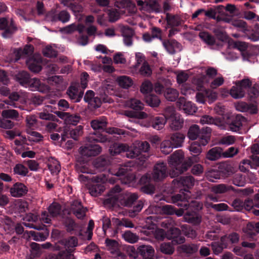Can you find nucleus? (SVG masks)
<instances>
[{"mask_svg":"<svg viewBox=\"0 0 259 259\" xmlns=\"http://www.w3.org/2000/svg\"><path fill=\"white\" fill-rule=\"evenodd\" d=\"M163 46L167 52L171 55L176 53L175 48H179L180 44L175 39L163 40L162 41Z\"/></svg>","mask_w":259,"mask_h":259,"instance_id":"obj_29","label":"nucleus"},{"mask_svg":"<svg viewBox=\"0 0 259 259\" xmlns=\"http://www.w3.org/2000/svg\"><path fill=\"white\" fill-rule=\"evenodd\" d=\"M2 116L7 119H17L19 117V113L14 109H6L2 111Z\"/></svg>","mask_w":259,"mask_h":259,"instance_id":"obj_47","label":"nucleus"},{"mask_svg":"<svg viewBox=\"0 0 259 259\" xmlns=\"http://www.w3.org/2000/svg\"><path fill=\"white\" fill-rule=\"evenodd\" d=\"M123 238L126 241L131 243L136 242L138 239V237L130 231H126L122 234Z\"/></svg>","mask_w":259,"mask_h":259,"instance_id":"obj_54","label":"nucleus"},{"mask_svg":"<svg viewBox=\"0 0 259 259\" xmlns=\"http://www.w3.org/2000/svg\"><path fill=\"white\" fill-rule=\"evenodd\" d=\"M140 182L143 185L141 188L143 192L147 194H152L154 193L155 186L151 183L150 177L148 175L143 176L140 180Z\"/></svg>","mask_w":259,"mask_h":259,"instance_id":"obj_19","label":"nucleus"},{"mask_svg":"<svg viewBox=\"0 0 259 259\" xmlns=\"http://www.w3.org/2000/svg\"><path fill=\"white\" fill-rule=\"evenodd\" d=\"M126 104L128 107L133 109V110L127 111L126 115L127 116L140 119L147 117V113L142 111L144 108V104L141 101L132 99L127 102Z\"/></svg>","mask_w":259,"mask_h":259,"instance_id":"obj_6","label":"nucleus"},{"mask_svg":"<svg viewBox=\"0 0 259 259\" xmlns=\"http://www.w3.org/2000/svg\"><path fill=\"white\" fill-rule=\"evenodd\" d=\"M223 149L219 147L210 149L206 154V158L211 161H215L222 156Z\"/></svg>","mask_w":259,"mask_h":259,"instance_id":"obj_31","label":"nucleus"},{"mask_svg":"<svg viewBox=\"0 0 259 259\" xmlns=\"http://www.w3.org/2000/svg\"><path fill=\"white\" fill-rule=\"evenodd\" d=\"M0 30H4L2 36L4 38H8L17 30V27L12 19L6 18H0Z\"/></svg>","mask_w":259,"mask_h":259,"instance_id":"obj_10","label":"nucleus"},{"mask_svg":"<svg viewBox=\"0 0 259 259\" xmlns=\"http://www.w3.org/2000/svg\"><path fill=\"white\" fill-rule=\"evenodd\" d=\"M248 95L249 100L251 101L259 96V84L255 83L248 90Z\"/></svg>","mask_w":259,"mask_h":259,"instance_id":"obj_46","label":"nucleus"},{"mask_svg":"<svg viewBox=\"0 0 259 259\" xmlns=\"http://www.w3.org/2000/svg\"><path fill=\"white\" fill-rule=\"evenodd\" d=\"M107 122L106 119H94L91 122V127L95 130L93 133L99 132L100 131H104L106 127Z\"/></svg>","mask_w":259,"mask_h":259,"instance_id":"obj_26","label":"nucleus"},{"mask_svg":"<svg viewBox=\"0 0 259 259\" xmlns=\"http://www.w3.org/2000/svg\"><path fill=\"white\" fill-rule=\"evenodd\" d=\"M140 73L141 75L149 76L152 74V70L149 64L144 62L140 69Z\"/></svg>","mask_w":259,"mask_h":259,"instance_id":"obj_62","label":"nucleus"},{"mask_svg":"<svg viewBox=\"0 0 259 259\" xmlns=\"http://www.w3.org/2000/svg\"><path fill=\"white\" fill-rule=\"evenodd\" d=\"M232 181L233 184L239 187L243 186L245 184V177L240 174H235Z\"/></svg>","mask_w":259,"mask_h":259,"instance_id":"obj_60","label":"nucleus"},{"mask_svg":"<svg viewBox=\"0 0 259 259\" xmlns=\"http://www.w3.org/2000/svg\"><path fill=\"white\" fill-rule=\"evenodd\" d=\"M28 172V168L21 163L16 164L13 168L14 175L25 177L27 175Z\"/></svg>","mask_w":259,"mask_h":259,"instance_id":"obj_45","label":"nucleus"},{"mask_svg":"<svg viewBox=\"0 0 259 259\" xmlns=\"http://www.w3.org/2000/svg\"><path fill=\"white\" fill-rule=\"evenodd\" d=\"M70 19V15L66 10H62L58 13L54 14L51 17V21L57 22L60 21L63 23L68 22Z\"/></svg>","mask_w":259,"mask_h":259,"instance_id":"obj_24","label":"nucleus"},{"mask_svg":"<svg viewBox=\"0 0 259 259\" xmlns=\"http://www.w3.org/2000/svg\"><path fill=\"white\" fill-rule=\"evenodd\" d=\"M64 225L66 228V230L68 232L72 233V232L75 230L76 228L78 227V225L75 221L69 217H67L64 220Z\"/></svg>","mask_w":259,"mask_h":259,"instance_id":"obj_49","label":"nucleus"},{"mask_svg":"<svg viewBox=\"0 0 259 259\" xmlns=\"http://www.w3.org/2000/svg\"><path fill=\"white\" fill-rule=\"evenodd\" d=\"M145 101L148 105L152 107H157L160 103L159 97L153 94L147 95L145 97Z\"/></svg>","mask_w":259,"mask_h":259,"instance_id":"obj_43","label":"nucleus"},{"mask_svg":"<svg viewBox=\"0 0 259 259\" xmlns=\"http://www.w3.org/2000/svg\"><path fill=\"white\" fill-rule=\"evenodd\" d=\"M165 19L167 25L171 27L179 26L183 22L180 16L178 15H172L168 13H166Z\"/></svg>","mask_w":259,"mask_h":259,"instance_id":"obj_27","label":"nucleus"},{"mask_svg":"<svg viewBox=\"0 0 259 259\" xmlns=\"http://www.w3.org/2000/svg\"><path fill=\"white\" fill-rule=\"evenodd\" d=\"M179 95V92L173 88H167L164 92L165 98L171 102L175 101L178 98Z\"/></svg>","mask_w":259,"mask_h":259,"instance_id":"obj_41","label":"nucleus"},{"mask_svg":"<svg viewBox=\"0 0 259 259\" xmlns=\"http://www.w3.org/2000/svg\"><path fill=\"white\" fill-rule=\"evenodd\" d=\"M183 251L187 254H193L198 250V246L195 244L184 245L182 247Z\"/></svg>","mask_w":259,"mask_h":259,"instance_id":"obj_57","label":"nucleus"},{"mask_svg":"<svg viewBox=\"0 0 259 259\" xmlns=\"http://www.w3.org/2000/svg\"><path fill=\"white\" fill-rule=\"evenodd\" d=\"M137 252L142 256L143 259H154V249L150 245L139 246Z\"/></svg>","mask_w":259,"mask_h":259,"instance_id":"obj_22","label":"nucleus"},{"mask_svg":"<svg viewBox=\"0 0 259 259\" xmlns=\"http://www.w3.org/2000/svg\"><path fill=\"white\" fill-rule=\"evenodd\" d=\"M17 81L22 85L27 88V85L31 79L29 74L25 71H20L17 75Z\"/></svg>","mask_w":259,"mask_h":259,"instance_id":"obj_40","label":"nucleus"},{"mask_svg":"<svg viewBox=\"0 0 259 259\" xmlns=\"http://www.w3.org/2000/svg\"><path fill=\"white\" fill-rule=\"evenodd\" d=\"M249 38L253 41H257L259 40V24L254 25L252 29V33L250 34Z\"/></svg>","mask_w":259,"mask_h":259,"instance_id":"obj_64","label":"nucleus"},{"mask_svg":"<svg viewBox=\"0 0 259 259\" xmlns=\"http://www.w3.org/2000/svg\"><path fill=\"white\" fill-rule=\"evenodd\" d=\"M143 8L149 12L159 13L162 12L161 6L156 0H148L146 2V8Z\"/></svg>","mask_w":259,"mask_h":259,"instance_id":"obj_25","label":"nucleus"},{"mask_svg":"<svg viewBox=\"0 0 259 259\" xmlns=\"http://www.w3.org/2000/svg\"><path fill=\"white\" fill-rule=\"evenodd\" d=\"M247 234L251 237L255 236L259 233V222L257 223H249L247 225Z\"/></svg>","mask_w":259,"mask_h":259,"instance_id":"obj_44","label":"nucleus"},{"mask_svg":"<svg viewBox=\"0 0 259 259\" xmlns=\"http://www.w3.org/2000/svg\"><path fill=\"white\" fill-rule=\"evenodd\" d=\"M44 56L48 58L56 57L57 55V52L51 46H47L42 50Z\"/></svg>","mask_w":259,"mask_h":259,"instance_id":"obj_63","label":"nucleus"},{"mask_svg":"<svg viewBox=\"0 0 259 259\" xmlns=\"http://www.w3.org/2000/svg\"><path fill=\"white\" fill-rule=\"evenodd\" d=\"M168 122L169 124V127L171 130L178 131L182 127L184 123V119L179 114L168 120Z\"/></svg>","mask_w":259,"mask_h":259,"instance_id":"obj_32","label":"nucleus"},{"mask_svg":"<svg viewBox=\"0 0 259 259\" xmlns=\"http://www.w3.org/2000/svg\"><path fill=\"white\" fill-rule=\"evenodd\" d=\"M70 210L78 219L81 220L85 216L87 209L82 206L80 201L74 200L71 203Z\"/></svg>","mask_w":259,"mask_h":259,"instance_id":"obj_15","label":"nucleus"},{"mask_svg":"<svg viewBox=\"0 0 259 259\" xmlns=\"http://www.w3.org/2000/svg\"><path fill=\"white\" fill-rule=\"evenodd\" d=\"M10 192L13 197H21L27 194L28 188L24 184L17 182L11 188Z\"/></svg>","mask_w":259,"mask_h":259,"instance_id":"obj_20","label":"nucleus"},{"mask_svg":"<svg viewBox=\"0 0 259 259\" xmlns=\"http://www.w3.org/2000/svg\"><path fill=\"white\" fill-rule=\"evenodd\" d=\"M134 35V32L133 29L130 27L124 28L122 30V36L123 37V41L127 46H131L133 44L132 37Z\"/></svg>","mask_w":259,"mask_h":259,"instance_id":"obj_36","label":"nucleus"},{"mask_svg":"<svg viewBox=\"0 0 259 259\" xmlns=\"http://www.w3.org/2000/svg\"><path fill=\"white\" fill-rule=\"evenodd\" d=\"M67 94L70 99L74 103L80 101L83 97V91L79 90L76 85H71L67 90Z\"/></svg>","mask_w":259,"mask_h":259,"instance_id":"obj_17","label":"nucleus"},{"mask_svg":"<svg viewBox=\"0 0 259 259\" xmlns=\"http://www.w3.org/2000/svg\"><path fill=\"white\" fill-rule=\"evenodd\" d=\"M174 202L176 203L177 205L187 208L189 205L188 201L185 195L177 194L172 197Z\"/></svg>","mask_w":259,"mask_h":259,"instance_id":"obj_38","label":"nucleus"},{"mask_svg":"<svg viewBox=\"0 0 259 259\" xmlns=\"http://www.w3.org/2000/svg\"><path fill=\"white\" fill-rule=\"evenodd\" d=\"M167 176V170L166 163L164 162L157 163L154 166L152 172V179L155 182L163 180Z\"/></svg>","mask_w":259,"mask_h":259,"instance_id":"obj_12","label":"nucleus"},{"mask_svg":"<svg viewBox=\"0 0 259 259\" xmlns=\"http://www.w3.org/2000/svg\"><path fill=\"white\" fill-rule=\"evenodd\" d=\"M181 228L183 233L186 236L191 238L196 237L197 235L196 232L190 226L188 225H183Z\"/></svg>","mask_w":259,"mask_h":259,"instance_id":"obj_51","label":"nucleus"},{"mask_svg":"<svg viewBox=\"0 0 259 259\" xmlns=\"http://www.w3.org/2000/svg\"><path fill=\"white\" fill-rule=\"evenodd\" d=\"M185 138V135L180 133L171 134L169 140H164L161 143V152L165 154H168L172 151L173 148L181 147Z\"/></svg>","mask_w":259,"mask_h":259,"instance_id":"obj_5","label":"nucleus"},{"mask_svg":"<svg viewBox=\"0 0 259 259\" xmlns=\"http://www.w3.org/2000/svg\"><path fill=\"white\" fill-rule=\"evenodd\" d=\"M119 199V198L116 195H112L109 194V197L104 200V203L106 205L114 206L117 204Z\"/></svg>","mask_w":259,"mask_h":259,"instance_id":"obj_61","label":"nucleus"},{"mask_svg":"<svg viewBox=\"0 0 259 259\" xmlns=\"http://www.w3.org/2000/svg\"><path fill=\"white\" fill-rule=\"evenodd\" d=\"M92 184L88 187L90 194L94 197L100 195L105 190V186L103 184L104 181L103 177L101 176H96L92 178Z\"/></svg>","mask_w":259,"mask_h":259,"instance_id":"obj_8","label":"nucleus"},{"mask_svg":"<svg viewBox=\"0 0 259 259\" xmlns=\"http://www.w3.org/2000/svg\"><path fill=\"white\" fill-rule=\"evenodd\" d=\"M199 36L205 44L209 46H213L215 43L214 37L207 31H201Z\"/></svg>","mask_w":259,"mask_h":259,"instance_id":"obj_39","label":"nucleus"},{"mask_svg":"<svg viewBox=\"0 0 259 259\" xmlns=\"http://www.w3.org/2000/svg\"><path fill=\"white\" fill-rule=\"evenodd\" d=\"M83 133V126L82 125H78L71 128L69 131L70 137L74 140L77 141L78 138Z\"/></svg>","mask_w":259,"mask_h":259,"instance_id":"obj_52","label":"nucleus"},{"mask_svg":"<svg viewBox=\"0 0 259 259\" xmlns=\"http://www.w3.org/2000/svg\"><path fill=\"white\" fill-rule=\"evenodd\" d=\"M184 219L188 223L197 225L201 222L202 217L198 210L190 209L185 213Z\"/></svg>","mask_w":259,"mask_h":259,"instance_id":"obj_18","label":"nucleus"},{"mask_svg":"<svg viewBox=\"0 0 259 259\" xmlns=\"http://www.w3.org/2000/svg\"><path fill=\"white\" fill-rule=\"evenodd\" d=\"M149 126L157 130L163 128L166 123L165 118L162 116H152L148 119Z\"/></svg>","mask_w":259,"mask_h":259,"instance_id":"obj_21","label":"nucleus"},{"mask_svg":"<svg viewBox=\"0 0 259 259\" xmlns=\"http://www.w3.org/2000/svg\"><path fill=\"white\" fill-rule=\"evenodd\" d=\"M245 118L241 114L237 115L234 117L230 123V127L233 132H238L242 126V122L245 120Z\"/></svg>","mask_w":259,"mask_h":259,"instance_id":"obj_28","label":"nucleus"},{"mask_svg":"<svg viewBox=\"0 0 259 259\" xmlns=\"http://www.w3.org/2000/svg\"><path fill=\"white\" fill-rule=\"evenodd\" d=\"M58 243L65 247L64 249L60 250L59 245H56V249L58 251L50 253L47 256L46 259H73V255L71 254L70 249L67 248H74L78 244V240L76 237L70 236L68 238L60 240Z\"/></svg>","mask_w":259,"mask_h":259,"instance_id":"obj_3","label":"nucleus"},{"mask_svg":"<svg viewBox=\"0 0 259 259\" xmlns=\"http://www.w3.org/2000/svg\"><path fill=\"white\" fill-rule=\"evenodd\" d=\"M251 158L256 165H259V144H254L251 147Z\"/></svg>","mask_w":259,"mask_h":259,"instance_id":"obj_55","label":"nucleus"},{"mask_svg":"<svg viewBox=\"0 0 259 259\" xmlns=\"http://www.w3.org/2000/svg\"><path fill=\"white\" fill-rule=\"evenodd\" d=\"M231 96L235 99H239L243 97L245 93V90L243 89L238 84L233 86L230 90Z\"/></svg>","mask_w":259,"mask_h":259,"instance_id":"obj_37","label":"nucleus"},{"mask_svg":"<svg viewBox=\"0 0 259 259\" xmlns=\"http://www.w3.org/2000/svg\"><path fill=\"white\" fill-rule=\"evenodd\" d=\"M111 139V137L109 135H104L99 132L91 133L87 137L89 143L79 148L80 154L83 157L96 156L101 153L102 148L94 143H110Z\"/></svg>","mask_w":259,"mask_h":259,"instance_id":"obj_1","label":"nucleus"},{"mask_svg":"<svg viewBox=\"0 0 259 259\" xmlns=\"http://www.w3.org/2000/svg\"><path fill=\"white\" fill-rule=\"evenodd\" d=\"M230 168L225 163L221 164L218 169H212L207 174V177L209 178V181L214 182V180L220 179L222 178L228 176L230 174Z\"/></svg>","mask_w":259,"mask_h":259,"instance_id":"obj_11","label":"nucleus"},{"mask_svg":"<svg viewBox=\"0 0 259 259\" xmlns=\"http://www.w3.org/2000/svg\"><path fill=\"white\" fill-rule=\"evenodd\" d=\"M198 161L199 158L197 156H190L184 160L183 152L180 150H177L170 155L168 160L169 164L175 168L170 175L171 177H177L186 171L194 162Z\"/></svg>","mask_w":259,"mask_h":259,"instance_id":"obj_2","label":"nucleus"},{"mask_svg":"<svg viewBox=\"0 0 259 259\" xmlns=\"http://www.w3.org/2000/svg\"><path fill=\"white\" fill-rule=\"evenodd\" d=\"M159 235L161 238L163 239L164 236L171 240L173 245L181 244L184 243L185 237L182 235L181 230L177 228H172L167 231L166 233L162 229L159 230L157 233V235Z\"/></svg>","mask_w":259,"mask_h":259,"instance_id":"obj_7","label":"nucleus"},{"mask_svg":"<svg viewBox=\"0 0 259 259\" xmlns=\"http://www.w3.org/2000/svg\"><path fill=\"white\" fill-rule=\"evenodd\" d=\"M211 129L206 126L203 127L200 130L198 125L194 124L191 126L188 132V137L192 140L199 141L203 146H205L210 140Z\"/></svg>","mask_w":259,"mask_h":259,"instance_id":"obj_4","label":"nucleus"},{"mask_svg":"<svg viewBox=\"0 0 259 259\" xmlns=\"http://www.w3.org/2000/svg\"><path fill=\"white\" fill-rule=\"evenodd\" d=\"M117 81L119 86L124 89L128 88L133 84L132 79L130 77L126 76H121L119 77L117 79Z\"/></svg>","mask_w":259,"mask_h":259,"instance_id":"obj_48","label":"nucleus"},{"mask_svg":"<svg viewBox=\"0 0 259 259\" xmlns=\"http://www.w3.org/2000/svg\"><path fill=\"white\" fill-rule=\"evenodd\" d=\"M201 146H203L199 141H196L191 143L189 149L192 155V156H197L199 159V155L201 152Z\"/></svg>","mask_w":259,"mask_h":259,"instance_id":"obj_42","label":"nucleus"},{"mask_svg":"<svg viewBox=\"0 0 259 259\" xmlns=\"http://www.w3.org/2000/svg\"><path fill=\"white\" fill-rule=\"evenodd\" d=\"M177 106L188 114H193L197 110L195 105L190 101H186L184 97H180L177 102Z\"/></svg>","mask_w":259,"mask_h":259,"instance_id":"obj_13","label":"nucleus"},{"mask_svg":"<svg viewBox=\"0 0 259 259\" xmlns=\"http://www.w3.org/2000/svg\"><path fill=\"white\" fill-rule=\"evenodd\" d=\"M126 149L127 146L125 144L114 143L110 145L109 150L110 154L114 156L125 151Z\"/></svg>","mask_w":259,"mask_h":259,"instance_id":"obj_35","label":"nucleus"},{"mask_svg":"<svg viewBox=\"0 0 259 259\" xmlns=\"http://www.w3.org/2000/svg\"><path fill=\"white\" fill-rule=\"evenodd\" d=\"M172 183L175 186L184 187L185 191H187L186 188L189 189L194 186V179L192 176H181L174 179Z\"/></svg>","mask_w":259,"mask_h":259,"instance_id":"obj_14","label":"nucleus"},{"mask_svg":"<svg viewBox=\"0 0 259 259\" xmlns=\"http://www.w3.org/2000/svg\"><path fill=\"white\" fill-rule=\"evenodd\" d=\"M14 126V123L11 120L4 117H0V127L4 129H11Z\"/></svg>","mask_w":259,"mask_h":259,"instance_id":"obj_58","label":"nucleus"},{"mask_svg":"<svg viewBox=\"0 0 259 259\" xmlns=\"http://www.w3.org/2000/svg\"><path fill=\"white\" fill-rule=\"evenodd\" d=\"M150 144L147 141L142 142L139 146V149H135L132 152H130L128 157L131 158L136 157L142 152H147L150 149Z\"/></svg>","mask_w":259,"mask_h":259,"instance_id":"obj_30","label":"nucleus"},{"mask_svg":"<svg viewBox=\"0 0 259 259\" xmlns=\"http://www.w3.org/2000/svg\"><path fill=\"white\" fill-rule=\"evenodd\" d=\"M179 114L176 113V110L174 107L168 106L165 108L163 116L165 118V121H168Z\"/></svg>","mask_w":259,"mask_h":259,"instance_id":"obj_53","label":"nucleus"},{"mask_svg":"<svg viewBox=\"0 0 259 259\" xmlns=\"http://www.w3.org/2000/svg\"><path fill=\"white\" fill-rule=\"evenodd\" d=\"M138 198V196L136 193H127L123 196V199H121V203L124 206L131 207L137 201Z\"/></svg>","mask_w":259,"mask_h":259,"instance_id":"obj_34","label":"nucleus"},{"mask_svg":"<svg viewBox=\"0 0 259 259\" xmlns=\"http://www.w3.org/2000/svg\"><path fill=\"white\" fill-rule=\"evenodd\" d=\"M172 245L171 242L162 243L160 246L159 249L161 252L164 254H171L175 250Z\"/></svg>","mask_w":259,"mask_h":259,"instance_id":"obj_50","label":"nucleus"},{"mask_svg":"<svg viewBox=\"0 0 259 259\" xmlns=\"http://www.w3.org/2000/svg\"><path fill=\"white\" fill-rule=\"evenodd\" d=\"M62 207L61 205L57 202H53L48 207V212L44 211L41 214V220L47 224L51 223V220L50 216L56 217L61 213Z\"/></svg>","mask_w":259,"mask_h":259,"instance_id":"obj_9","label":"nucleus"},{"mask_svg":"<svg viewBox=\"0 0 259 259\" xmlns=\"http://www.w3.org/2000/svg\"><path fill=\"white\" fill-rule=\"evenodd\" d=\"M115 220L118 228L120 226H124L126 228H131L134 227V224L128 219H122L121 220H120L118 219H115Z\"/></svg>","mask_w":259,"mask_h":259,"instance_id":"obj_59","label":"nucleus"},{"mask_svg":"<svg viewBox=\"0 0 259 259\" xmlns=\"http://www.w3.org/2000/svg\"><path fill=\"white\" fill-rule=\"evenodd\" d=\"M231 188V186H227L225 184H218L212 187L211 192L212 194L208 195V199L214 202L218 201V198L216 196L218 194H224Z\"/></svg>","mask_w":259,"mask_h":259,"instance_id":"obj_16","label":"nucleus"},{"mask_svg":"<svg viewBox=\"0 0 259 259\" xmlns=\"http://www.w3.org/2000/svg\"><path fill=\"white\" fill-rule=\"evenodd\" d=\"M105 243L108 249L110 250L112 253L115 252L118 249L119 244L118 242L115 240L106 239Z\"/></svg>","mask_w":259,"mask_h":259,"instance_id":"obj_56","label":"nucleus"},{"mask_svg":"<svg viewBox=\"0 0 259 259\" xmlns=\"http://www.w3.org/2000/svg\"><path fill=\"white\" fill-rule=\"evenodd\" d=\"M27 88H29L31 91H37L42 92L45 89V86L40 80L37 78H33L30 79Z\"/></svg>","mask_w":259,"mask_h":259,"instance_id":"obj_33","label":"nucleus"},{"mask_svg":"<svg viewBox=\"0 0 259 259\" xmlns=\"http://www.w3.org/2000/svg\"><path fill=\"white\" fill-rule=\"evenodd\" d=\"M236 108L240 112H248L251 114H256L257 112V108L255 105L243 102L238 103Z\"/></svg>","mask_w":259,"mask_h":259,"instance_id":"obj_23","label":"nucleus"}]
</instances>
